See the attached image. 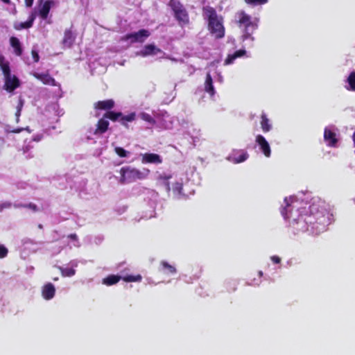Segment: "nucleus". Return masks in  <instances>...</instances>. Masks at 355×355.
<instances>
[{"mask_svg":"<svg viewBox=\"0 0 355 355\" xmlns=\"http://www.w3.org/2000/svg\"><path fill=\"white\" fill-rule=\"evenodd\" d=\"M325 218V209L313 203L308 210H304L297 218L293 220V225H299L300 227H297L299 230L306 231L309 230V226L324 224Z\"/></svg>","mask_w":355,"mask_h":355,"instance_id":"1","label":"nucleus"},{"mask_svg":"<svg viewBox=\"0 0 355 355\" xmlns=\"http://www.w3.org/2000/svg\"><path fill=\"white\" fill-rule=\"evenodd\" d=\"M202 12L209 33L217 40L223 38L225 35L223 17L218 15L216 9L210 6H203Z\"/></svg>","mask_w":355,"mask_h":355,"instance_id":"2","label":"nucleus"},{"mask_svg":"<svg viewBox=\"0 0 355 355\" xmlns=\"http://www.w3.org/2000/svg\"><path fill=\"white\" fill-rule=\"evenodd\" d=\"M236 17L238 26L243 28V40L251 39L253 40L254 38L252 37V35L258 27L257 22L252 21V17L244 10L239 11L236 13Z\"/></svg>","mask_w":355,"mask_h":355,"instance_id":"3","label":"nucleus"},{"mask_svg":"<svg viewBox=\"0 0 355 355\" xmlns=\"http://www.w3.org/2000/svg\"><path fill=\"white\" fill-rule=\"evenodd\" d=\"M0 69L4 78L3 89L11 93L20 86L19 79L15 75L11 74L9 62L6 61L1 55H0Z\"/></svg>","mask_w":355,"mask_h":355,"instance_id":"4","label":"nucleus"},{"mask_svg":"<svg viewBox=\"0 0 355 355\" xmlns=\"http://www.w3.org/2000/svg\"><path fill=\"white\" fill-rule=\"evenodd\" d=\"M149 173L150 171L148 169H145L144 171H141L130 166L122 167L120 170V183H130L136 181L137 180L144 179L148 176Z\"/></svg>","mask_w":355,"mask_h":355,"instance_id":"5","label":"nucleus"},{"mask_svg":"<svg viewBox=\"0 0 355 355\" xmlns=\"http://www.w3.org/2000/svg\"><path fill=\"white\" fill-rule=\"evenodd\" d=\"M168 6L171 8L175 19L181 26L189 24V15L184 6L179 0H170Z\"/></svg>","mask_w":355,"mask_h":355,"instance_id":"6","label":"nucleus"},{"mask_svg":"<svg viewBox=\"0 0 355 355\" xmlns=\"http://www.w3.org/2000/svg\"><path fill=\"white\" fill-rule=\"evenodd\" d=\"M104 118L110 119L113 122L119 121L121 124L125 128H128V123L132 122L135 120L136 114L135 112H131L128 115H123L121 112L108 111L103 114Z\"/></svg>","mask_w":355,"mask_h":355,"instance_id":"7","label":"nucleus"},{"mask_svg":"<svg viewBox=\"0 0 355 355\" xmlns=\"http://www.w3.org/2000/svg\"><path fill=\"white\" fill-rule=\"evenodd\" d=\"M150 36V32L146 29H141L137 32L126 34L123 40H130L132 43L144 42Z\"/></svg>","mask_w":355,"mask_h":355,"instance_id":"8","label":"nucleus"},{"mask_svg":"<svg viewBox=\"0 0 355 355\" xmlns=\"http://www.w3.org/2000/svg\"><path fill=\"white\" fill-rule=\"evenodd\" d=\"M33 76L36 79L40 80L43 84L56 86V81L48 72L46 73H37L34 72L32 73Z\"/></svg>","mask_w":355,"mask_h":355,"instance_id":"9","label":"nucleus"},{"mask_svg":"<svg viewBox=\"0 0 355 355\" xmlns=\"http://www.w3.org/2000/svg\"><path fill=\"white\" fill-rule=\"evenodd\" d=\"M256 143L259 145L260 150L263 153V154L269 157L271 154V150L268 142L264 138V137L261 135H258L256 137Z\"/></svg>","mask_w":355,"mask_h":355,"instance_id":"10","label":"nucleus"},{"mask_svg":"<svg viewBox=\"0 0 355 355\" xmlns=\"http://www.w3.org/2000/svg\"><path fill=\"white\" fill-rule=\"evenodd\" d=\"M115 103L112 99L98 101L94 104V108L98 110L110 111L114 107Z\"/></svg>","mask_w":355,"mask_h":355,"instance_id":"11","label":"nucleus"},{"mask_svg":"<svg viewBox=\"0 0 355 355\" xmlns=\"http://www.w3.org/2000/svg\"><path fill=\"white\" fill-rule=\"evenodd\" d=\"M36 18V14L35 12H31L30 16L28 17V19L25 22H15L14 24V28L17 31H20L22 29H27L30 28L33 26V21Z\"/></svg>","mask_w":355,"mask_h":355,"instance_id":"12","label":"nucleus"},{"mask_svg":"<svg viewBox=\"0 0 355 355\" xmlns=\"http://www.w3.org/2000/svg\"><path fill=\"white\" fill-rule=\"evenodd\" d=\"M141 162L144 164H159L162 162L161 157L155 153H144L142 155Z\"/></svg>","mask_w":355,"mask_h":355,"instance_id":"13","label":"nucleus"},{"mask_svg":"<svg viewBox=\"0 0 355 355\" xmlns=\"http://www.w3.org/2000/svg\"><path fill=\"white\" fill-rule=\"evenodd\" d=\"M109 125V121L103 116V117L97 121L96 127L94 132V135H97L104 134L107 131Z\"/></svg>","mask_w":355,"mask_h":355,"instance_id":"14","label":"nucleus"},{"mask_svg":"<svg viewBox=\"0 0 355 355\" xmlns=\"http://www.w3.org/2000/svg\"><path fill=\"white\" fill-rule=\"evenodd\" d=\"M55 3L53 0H46L40 6L39 10V15L42 19H46L49 15V11L52 6Z\"/></svg>","mask_w":355,"mask_h":355,"instance_id":"15","label":"nucleus"},{"mask_svg":"<svg viewBox=\"0 0 355 355\" xmlns=\"http://www.w3.org/2000/svg\"><path fill=\"white\" fill-rule=\"evenodd\" d=\"M324 139L327 143V145L331 147H334L338 142L336 133L327 128L324 129Z\"/></svg>","mask_w":355,"mask_h":355,"instance_id":"16","label":"nucleus"},{"mask_svg":"<svg viewBox=\"0 0 355 355\" xmlns=\"http://www.w3.org/2000/svg\"><path fill=\"white\" fill-rule=\"evenodd\" d=\"M55 293V289L51 283H48L43 286L42 295L45 300H49L52 299L54 297Z\"/></svg>","mask_w":355,"mask_h":355,"instance_id":"17","label":"nucleus"},{"mask_svg":"<svg viewBox=\"0 0 355 355\" xmlns=\"http://www.w3.org/2000/svg\"><path fill=\"white\" fill-rule=\"evenodd\" d=\"M76 36L71 29H67L64 31L62 40V44L64 46L70 48L73 44Z\"/></svg>","mask_w":355,"mask_h":355,"instance_id":"18","label":"nucleus"},{"mask_svg":"<svg viewBox=\"0 0 355 355\" xmlns=\"http://www.w3.org/2000/svg\"><path fill=\"white\" fill-rule=\"evenodd\" d=\"M162 50L157 48L155 45L153 44H149L144 46V49L141 51V55L144 57L148 55H156L159 53H161Z\"/></svg>","mask_w":355,"mask_h":355,"instance_id":"19","label":"nucleus"},{"mask_svg":"<svg viewBox=\"0 0 355 355\" xmlns=\"http://www.w3.org/2000/svg\"><path fill=\"white\" fill-rule=\"evenodd\" d=\"M205 91L209 94V95L211 96H214L215 94L212 78L209 73H207L206 76V79L205 82Z\"/></svg>","mask_w":355,"mask_h":355,"instance_id":"20","label":"nucleus"},{"mask_svg":"<svg viewBox=\"0 0 355 355\" xmlns=\"http://www.w3.org/2000/svg\"><path fill=\"white\" fill-rule=\"evenodd\" d=\"M11 46L14 49L15 53L20 56L22 54V48L19 39L16 37H11L10 39Z\"/></svg>","mask_w":355,"mask_h":355,"instance_id":"21","label":"nucleus"},{"mask_svg":"<svg viewBox=\"0 0 355 355\" xmlns=\"http://www.w3.org/2000/svg\"><path fill=\"white\" fill-rule=\"evenodd\" d=\"M261 128L263 132H268L272 129V125L270 123V121L268 119L265 113H262L261 115Z\"/></svg>","mask_w":355,"mask_h":355,"instance_id":"22","label":"nucleus"},{"mask_svg":"<svg viewBox=\"0 0 355 355\" xmlns=\"http://www.w3.org/2000/svg\"><path fill=\"white\" fill-rule=\"evenodd\" d=\"M249 157V155L246 151L241 150V155L236 157L234 155H232L229 159L234 164H239L245 162Z\"/></svg>","mask_w":355,"mask_h":355,"instance_id":"23","label":"nucleus"},{"mask_svg":"<svg viewBox=\"0 0 355 355\" xmlns=\"http://www.w3.org/2000/svg\"><path fill=\"white\" fill-rule=\"evenodd\" d=\"M121 277L116 275H110L105 278L103 279V284L106 286H112L118 283Z\"/></svg>","mask_w":355,"mask_h":355,"instance_id":"24","label":"nucleus"},{"mask_svg":"<svg viewBox=\"0 0 355 355\" xmlns=\"http://www.w3.org/2000/svg\"><path fill=\"white\" fill-rule=\"evenodd\" d=\"M160 266H162V270L168 274H175L177 272L176 268L173 266L165 261H161Z\"/></svg>","mask_w":355,"mask_h":355,"instance_id":"25","label":"nucleus"},{"mask_svg":"<svg viewBox=\"0 0 355 355\" xmlns=\"http://www.w3.org/2000/svg\"><path fill=\"white\" fill-rule=\"evenodd\" d=\"M58 268L60 270L62 276L63 277H72L76 274V270L73 268H64L61 266L58 267Z\"/></svg>","mask_w":355,"mask_h":355,"instance_id":"26","label":"nucleus"},{"mask_svg":"<svg viewBox=\"0 0 355 355\" xmlns=\"http://www.w3.org/2000/svg\"><path fill=\"white\" fill-rule=\"evenodd\" d=\"M347 83L349 87H347L348 90L355 91V71H352L349 73L347 78Z\"/></svg>","mask_w":355,"mask_h":355,"instance_id":"27","label":"nucleus"},{"mask_svg":"<svg viewBox=\"0 0 355 355\" xmlns=\"http://www.w3.org/2000/svg\"><path fill=\"white\" fill-rule=\"evenodd\" d=\"M121 279L125 282H140L142 279V277L140 275H126L125 277H121Z\"/></svg>","mask_w":355,"mask_h":355,"instance_id":"28","label":"nucleus"},{"mask_svg":"<svg viewBox=\"0 0 355 355\" xmlns=\"http://www.w3.org/2000/svg\"><path fill=\"white\" fill-rule=\"evenodd\" d=\"M245 3L248 5L257 6H262L268 2V0H244Z\"/></svg>","mask_w":355,"mask_h":355,"instance_id":"29","label":"nucleus"},{"mask_svg":"<svg viewBox=\"0 0 355 355\" xmlns=\"http://www.w3.org/2000/svg\"><path fill=\"white\" fill-rule=\"evenodd\" d=\"M171 178H172L171 175H166V174L159 175V178H158V180H162L164 182L168 191L170 190V184L168 182V180L171 179Z\"/></svg>","mask_w":355,"mask_h":355,"instance_id":"30","label":"nucleus"},{"mask_svg":"<svg viewBox=\"0 0 355 355\" xmlns=\"http://www.w3.org/2000/svg\"><path fill=\"white\" fill-rule=\"evenodd\" d=\"M114 151L120 157H126L130 153L122 147H116Z\"/></svg>","mask_w":355,"mask_h":355,"instance_id":"31","label":"nucleus"},{"mask_svg":"<svg viewBox=\"0 0 355 355\" xmlns=\"http://www.w3.org/2000/svg\"><path fill=\"white\" fill-rule=\"evenodd\" d=\"M23 105H24L23 101L22 100H19V103H18V105L17 106V111H16V113H15V116H16V119H17V122L19 121V116L21 115V109H22Z\"/></svg>","mask_w":355,"mask_h":355,"instance_id":"32","label":"nucleus"},{"mask_svg":"<svg viewBox=\"0 0 355 355\" xmlns=\"http://www.w3.org/2000/svg\"><path fill=\"white\" fill-rule=\"evenodd\" d=\"M8 254V249L3 245H0V259L4 258Z\"/></svg>","mask_w":355,"mask_h":355,"instance_id":"33","label":"nucleus"},{"mask_svg":"<svg viewBox=\"0 0 355 355\" xmlns=\"http://www.w3.org/2000/svg\"><path fill=\"white\" fill-rule=\"evenodd\" d=\"M141 118L144 121H148L149 123H154L155 122V121L152 118V116L150 114H147V113H142L141 114Z\"/></svg>","mask_w":355,"mask_h":355,"instance_id":"34","label":"nucleus"},{"mask_svg":"<svg viewBox=\"0 0 355 355\" xmlns=\"http://www.w3.org/2000/svg\"><path fill=\"white\" fill-rule=\"evenodd\" d=\"M235 59H236V57L234 55V53L228 55L227 58L225 60V64L227 65V64H232Z\"/></svg>","mask_w":355,"mask_h":355,"instance_id":"35","label":"nucleus"},{"mask_svg":"<svg viewBox=\"0 0 355 355\" xmlns=\"http://www.w3.org/2000/svg\"><path fill=\"white\" fill-rule=\"evenodd\" d=\"M19 207H25V208H29V209H32L34 211H38L37 205L33 204V203H29V204H27V205H19Z\"/></svg>","mask_w":355,"mask_h":355,"instance_id":"36","label":"nucleus"},{"mask_svg":"<svg viewBox=\"0 0 355 355\" xmlns=\"http://www.w3.org/2000/svg\"><path fill=\"white\" fill-rule=\"evenodd\" d=\"M12 207V203L10 202H4L0 204V212L3 211L5 209H9Z\"/></svg>","mask_w":355,"mask_h":355,"instance_id":"37","label":"nucleus"},{"mask_svg":"<svg viewBox=\"0 0 355 355\" xmlns=\"http://www.w3.org/2000/svg\"><path fill=\"white\" fill-rule=\"evenodd\" d=\"M32 57L35 62H38L40 60V56L38 53L35 50L31 51Z\"/></svg>","mask_w":355,"mask_h":355,"instance_id":"38","label":"nucleus"},{"mask_svg":"<svg viewBox=\"0 0 355 355\" xmlns=\"http://www.w3.org/2000/svg\"><path fill=\"white\" fill-rule=\"evenodd\" d=\"M245 54V51L243 49L238 50L234 53L236 58L243 56Z\"/></svg>","mask_w":355,"mask_h":355,"instance_id":"39","label":"nucleus"},{"mask_svg":"<svg viewBox=\"0 0 355 355\" xmlns=\"http://www.w3.org/2000/svg\"><path fill=\"white\" fill-rule=\"evenodd\" d=\"M270 259L271 261L274 263H279L281 262V258L279 257L278 256H276V255H274V256H272L270 257Z\"/></svg>","mask_w":355,"mask_h":355,"instance_id":"40","label":"nucleus"},{"mask_svg":"<svg viewBox=\"0 0 355 355\" xmlns=\"http://www.w3.org/2000/svg\"><path fill=\"white\" fill-rule=\"evenodd\" d=\"M25 4L27 7H31L33 4V0H25Z\"/></svg>","mask_w":355,"mask_h":355,"instance_id":"41","label":"nucleus"},{"mask_svg":"<svg viewBox=\"0 0 355 355\" xmlns=\"http://www.w3.org/2000/svg\"><path fill=\"white\" fill-rule=\"evenodd\" d=\"M68 237L73 241L78 240V236L76 234H71L68 236Z\"/></svg>","mask_w":355,"mask_h":355,"instance_id":"42","label":"nucleus"},{"mask_svg":"<svg viewBox=\"0 0 355 355\" xmlns=\"http://www.w3.org/2000/svg\"><path fill=\"white\" fill-rule=\"evenodd\" d=\"M282 214L284 216V217L286 218H287L286 216V208H284L282 211Z\"/></svg>","mask_w":355,"mask_h":355,"instance_id":"43","label":"nucleus"},{"mask_svg":"<svg viewBox=\"0 0 355 355\" xmlns=\"http://www.w3.org/2000/svg\"><path fill=\"white\" fill-rule=\"evenodd\" d=\"M352 137H353V141H354V146H355V132H354Z\"/></svg>","mask_w":355,"mask_h":355,"instance_id":"44","label":"nucleus"},{"mask_svg":"<svg viewBox=\"0 0 355 355\" xmlns=\"http://www.w3.org/2000/svg\"><path fill=\"white\" fill-rule=\"evenodd\" d=\"M259 273V275H260V276H262L263 272H262L261 271H260Z\"/></svg>","mask_w":355,"mask_h":355,"instance_id":"45","label":"nucleus"},{"mask_svg":"<svg viewBox=\"0 0 355 355\" xmlns=\"http://www.w3.org/2000/svg\"><path fill=\"white\" fill-rule=\"evenodd\" d=\"M19 131H20L19 130H15V131H13V132H19Z\"/></svg>","mask_w":355,"mask_h":355,"instance_id":"46","label":"nucleus"},{"mask_svg":"<svg viewBox=\"0 0 355 355\" xmlns=\"http://www.w3.org/2000/svg\"><path fill=\"white\" fill-rule=\"evenodd\" d=\"M58 279V277H55V278H53V280H54V281H57Z\"/></svg>","mask_w":355,"mask_h":355,"instance_id":"47","label":"nucleus"}]
</instances>
